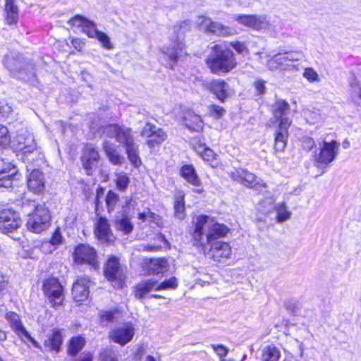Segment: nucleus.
<instances>
[{
  "label": "nucleus",
  "instance_id": "obj_1",
  "mask_svg": "<svg viewBox=\"0 0 361 361\" xmlns=\"http://www.w3.org/2000/svg\"><path fill=\"white\" fill-rule=\"evenodd\" d=\"M193 228L190 231L193 245L205 248L207 245L210 249L207 252L208 258L216 262L227 259L231 254V247L228 243L216 240L226 236L229 228L224 224L216 222L207 215H199L192 221Z\"/></svg>",
  "mask_w": 361,
  "mask_h": 361
},
{
  "label": "nucleus",
  "instance_id": "obj_2",
  "mask_svg": "<svg viewBox=\"0 0 361 361\" xmlns=\"http://www.w3.org/2000/svg\"><path fill=\"white\" fill-rule=\"evenodd\" d=\"M212 49L213 53L206 61L212 73L217 75L227 73L235 68L237 62L234 53L230 49L217 44Z\"/></svg>",
  "mask_w": 361,
  "mask_h": 361
},
{
  "label": "nucleus",
  "instance_id": "obj_3",
  "mask_svg": "<svg viewBox=\"0 0 361 361\" xmlns=\"http://www.w3.org/2000/svg\"><path fill=\"white\" fill-rule=\"evenodd\" d=\"M16 149L20 152L18 156L25 164L39 166L43 162L44 154L37 147L32 134L19 135Z\"/></svg>",
  "mask_w": 361,
  "mask_h": 361
},
{
  "label": "nucleus",
  "instance_id": "obj_4",
  "mask_svg": "<svg viewBox=\"0 0 361 361\" xmlns=\"http://www.w3.org/2000/svg\"><path fill=\"white\" fill-rule=\"evenodd\" d=\"M190 27V22L187 20L181 21L178 25L173 27L176 39L172 42L169 47H164L162 51L168 61L166 66H169L171 68H173L183 52L184 47L183 39L185 32L189 30Z\"/></svg>",
  "mask_w": 361,
  "mask_h": 361
},
{
  "label": "nucleus",
  "instance_id": "obj_5",
  "mask_svg": "<svg viewBox=\"0 0 361 361\" xmlns=\"http://www.w3.org/2000/svg\"><path fill=\"white\" fill-rule=\"evenodd\" d=\"M50 221L49 209L44 204H37L34 212L28 215L26 226L29 231L39 233L49 228Z\"/></svg>",
  "mask_w": 361,
  "mask_h": 361
},
{
  "label": "nucleus",
  "instance_id": "obj_6",
  "mask_svg": "<svg viewBox=\"0 0 361 361\" xmlns=\"http://www.w3.org/2000/svg\"><path fill=\"white\" fill-rule=\"evenodd\" d=\"M103 134L109 138H114L125 149L137 144L132 134V130L123 126L118 124L108 125L104 128Z\"/></svg>",
  "mask_w": 361,
  "mask_h": 361
},
{
  "label": "nucleus",
  "instance_id": "obj_7",
  "mask_svg": "<svg viewBox=\"0 0 361 361\" xmlns=\"http://www.w3.org/2000/svg\"><path fill=\"white\" fill-rule=\"evenodd\" d=\"M234 19L238 24L256 31L268 30L271 25L265 15H236Z\"/></svg>",
  "mask_w": 361,
  "mask_h": 361
},
{
  "label": "nucleus",
  "instance_id": "obj_8",
  "mask_svg": "<svg viewBox=\"0 0 361 361\" xmlns=\"http://www.w3.org/2000/svg\"><path fill=\"white\" fill-rule=\"evenodd\" d=\"M44 295L54 307L61 305L63 300V288L56 278H49L43 283Z\"/></svg>",
  "mask_w": 361,
  "mask_h": 361
},
{
  "label": "nucleus",
  "instance_id": "obj_9",
  "mask_svg": "<svg viewBox=\"0 0 361 361\" xmlns=\"http://www.w3.org/2000/svg\"><path fill=\"white\" fill-rule=\"evenodd\" d=\"M319 145V152H315L314 154L315 161L318 164L327 166L336 159L339 143L335 140L329 142L324 140Z\"/></svg>",
  "mask_w": 361,
  "mask_h": 361
},
{
  "label": "nucleus",
  "instance_id": "obj_10",
  "mask_svg": "<svg viewBox=\"0 0 361 361\" xmlns=\"http://www.w3.org/2000/svg\"><path fill=\"white\" fill-rule=\"evenodd\" d=\"M140 135L147 138L146 144L151 149L159 147L167 138L166 133L161 128L150 123L144 126Z\"/></svg>",
  "mask_w": 361,
  "mask_h": 361
},
{
  "label": "nucleus",
  "instance_id": "obj_11",
  "mask_svg": "<svg viewBox=\"0 0 361 361\" xmlns=\"http://www.w3.org/2000/svg\"><path fill=\"white\" fill-rule=\"evenodd\" d=\"M104 272L105 277L109 281H116L118 287H123L126 276L116 257L112 256L109 258L105 264Z\"/></svg>",
  "mask_w": 361,
  "mask_h": 361
},
{
  "label": "nucleus",
  "instance_id": "obj_12",
  "mask_svg": "<svg viewBox=\"0 0 361 361\" xmlns=\"http://www.w3.org/2000/svg\"><path fill=\"white\" fill-rule=\"evenodd\" d=\"M200 25L204 32L219 37H228L236 33L235 29L203 16L200 18Z\"/></svg>",
  "mask_w": 361,
  "mask_h": 361
},
{
  "label": "nucleus",
  "instance_id": "obj_13",
  "mask_svg": "<svg viewBox=\"0 0 361 361\" xmlns=\"http://www.w3.org/2000/svg\"><path fill=\"white\" fill-rule=\"evenodd\" d=\"M68 24L73 27L80 29V31L87 35L88 37L92 39H95L100 32L94 21L80 15H76L71 18Z\"/></svg>",
  "mask_w": 361,
  "mask_h": 361
},
{
  "label": "nucleus",
  "instance_id": "obj_14",
  "mask_svg": "<svg viewBox=\"0 0 361 361\" xmlns=\"http://www.w3.org/2000/svg\"><path fill=\"white\" fill-rule=\"evenodd\" d=\"M21 224L18 214L11 209H4L0 212V231L2 233H12Z\"/></svg>",
  "mask_w": 361,
  "mask_h": 361
},
{
  "label": "nucleus",
  "instance_id": "obj_15",
  "mask_svg": "<svg viewBox=\"0 0 361 361\" xmlns=\"http://www.w3.org/2000/svg\"><path fill=\"white\" fill-rule=\"evenodd\" d=\"M96 251L88 245L80 244L74 250L73 257L78 264H87L95 268L97 266Z\"/></svg>",
  "mask_w": 361,
  "mask_h": 361
},
{
  "label": "nucleus",
  "instance_id": "obj_16",
  "mask_svg": "<svg viewBox=\"0 0 361 361\" xmlns=\"http://www.w3.org/2000/svg\"><path fill=\"white\" fill-rule=\"evenodd\" d=\"M98 151L92 145H86L81 157L82 165L87 176H92L97 169L99 162Z\"/></svg>",
  "mask_w": 361,
  "mask_h": 361
},
{
  "label": "nucleus",
  "instance_id": "obj_17",
  "mask_svg": "<svg viewBox=\"0 0 361 361\" xmlns=\"http://www.w3.org/2000/svg\"><path fill=\"white\" fill-rule=\"evenodd\" d=\"M6 319L8 322L13 331L23 340L29 341L35 347H38L37 342L30 336L28 331L23 326L18 314L13 312L6 313Z\"/></svg>",
  "mask_w": 361,
  "mask_h": 361
},
{
  "label": "nucleus",
  "instance_id": "obj_18",
  "mask_svg": "<svg viewBox=\"0 0 361 361\" xmlns=\"http://www.w3.org/2000/svg\"><path fill=\"white\" fill-rule=\"evenodd\" d=\"M290 124L291 121L288 118L282 119L279 123L275 132L274 149L276 152H282L286 148Z\"/></svg>",
  "mask_w": 361,
  "mask_h": 361
},
{
  "label": "nucleus",
  "instance_id": "obj_19",
  "mask_svg": "<svg viewBox=\"0 0 361 361\" xmlns=\"http://www.w3.org/2000/svg\"><path fill=\"white\" fill-rule=\"evenodd\" d=\"M26 168L27 171H31L27 178L29 190L35 194L43 192L45 188L44 174L39 169L30 168L28 165Z\"/></svg>",
  "mask_w": 361,
  "mask_h": 361
},
{
  "label": "nucleus",
  "instance_id": "obj_20",
  "mask_svg": "<svg viewBox=\"0 0 361 361\" xmlns=\"http://www.w3.org/2000/svg\"><path fill=\"white\" fill-rule=\"evenodd\" d=\"M303 55L298 51L279 53L274 56V60L283 69H298L295 62L301 60Z\"/></svg>",
  "mask_w": 361,
  "mask_h": 361
},
{
  "label": "nucleus",
  "instance_id": "obj_21",
  "mask_svg": "<svg viewBox=\"0 0 361 361\" xmlns=\"http://www.w3.org/2000/svg\"><path fill=\"white\" fill-rule=\"evenodd\" d=\"M16 173L17 169L14 165L0 159V188H11L13 179Z\"/></svg>",
  "mask_w": 361,
  "mask_h": 361
},
{
  "label": "nucleus",
  "instance_id": "obj_22",
  "mask_svg": "<svg viewBox=\"0 0 361 361\" xmlns=\"http://www.w3.org/2000/svg\"><path fill=\"white\" fill-rule=\"evenodd\" d=\"M134 335V326L133 324L127 323L123 326L113 330L111 334V337L115 343L124 345L133 339Z\"/></svg>",
  "mask_w": 361,
  "mask_h": 361
},
{
  "label": "nucleus",
  "instance_id": "obj_23",
  "mask_svg": "<svg viewBox=\"0 0 361 361\" xmlns=\"http://www.w3.org/2000/svg\"><path fill=\"white\" fill-rule=\"evenodd\" d=\"M208 89L221 102H224L231 94V89L228 83L222 79L212 80Z\"/></svg>",
  "mask_w": 361,
  "mask_h": 361
},
{
  "label": "nucleus",
  "instance_id": "obj_24",
  "mask_svg": "<svg viewBox=\"0 0 361 361\" xmlns=\"http://www.w3.org/2000/svg\"><path fill=\"white\" fill-rule=\"evenodd\" d=\"M90 280L87 276L80 277L74 283L72 288L73 298L75 301L82 302L89 295V284Z\"/></svg>",
  "mask_w": 361,
  "mask_h": 361
},
{
  "label": "nucleus",
  "instance_id": "obj_25",
  "mask_svg": "<svg viewBox=\"0 0 361 361\" xmlns=\"http://www.w3.org/2000/svg\"><path fill=\"white\" fill-rule=\"evenodd\" d=\"M231 176L233 180L250 188L256 182L255 175L242 168L235 169L231 173Z\"/></svg>",
  "mask_w": 361,
  "mask_h": 361
},
{
  "label": "nucleus",
  "instance_id": "obj_26",
  "mask_svg": "<svg viewBox=\"0 0 361 361\" xmlns=\"http://www.w3.org/2000/svg\"><path fill=\"white\" fill-rule=\"evenodd\" d=\"M184 125L193 131H199L203 128V121L201 117L192 111H188L183 116Z\"/></svg>",
  "mask_w": 361,
  "mask_h": 361
},
{
  "label": "nucleus",
  "instance_id": "obj_27",
  "mask_svg": "<svg viewBox=\"0 0 361 361\" xmlns=\"http://www.w3.org/2000/svg\"><path fill=\"white\" fill-rule=\"evenodd\" d=\"M148 272L150 274H159L168 270L169 263L165 258L149 259L147 262Z\"/></svg>",
  "mask_w": 361,
  "mask_h": 361
},
{
  "label": "nucleus",
  "instance_id": "obj_28",
  "mask_svg": "<svg viewBox=\"0 0 361 361\" xmlns=\"http://www.w3.org/2000/svg\"><path fill=\"white\" fill-rule=\"evenodd\" d=\"M180 174L188 183L194 186L200 185L201 180L192 165H183L180 169Z\"/></svg>",
  "mask_w": 361,
  "mask_h": 361
},
{
  "label": "nucleus",
  "instance_id": "obj_29",
  "mask_svg": "<svg viewBox=\"0 0 361 361\" xmlns=\"http://www.w3.org/2000/svg\"><path fill=\"white\" fill-rule=\"evenodd\" d=\"M290 110L289 104L283 99H277L276 102L272 105V114L274 118L276 121H282V119L287 118L286 115Z\"/></svg>",
  "mask_w": 361,
  "mask_h": 361
},
{
  "label": "nucleus",
  "instance_id": "obj_30",
  "mask_svg": "<svg viewBox=\"0 0 361 361\" xmlns=\"http://www.w3.org/2000/svg\"><path fill=\"white\" fill-rule=\"evenodd\" d=\"M157 286V281L152 279L140 282L135 287V298L139 300H143L145 295L152 290H155Z\"/></svg>",
  "mask_w": 361,
  "mask_h": 361
},
{
  "label": "nucleus",
  "instance_id": "obj_31",
  "mask_svg": "<svg viewBox=\"0 0 361 361\" xmlns=\"http://www.w3.org/2000/svg\"><path fill=\"white\" fill-rule=\"evenodd\" d=\"M95 235L99 240L107 242L109 241L111 237V231L107 220L100 217L96 224Z\"/></svg>",
  "mask_w": 361,
  "mask_h": 361
},
{
  "label": "nucleus",
  "instance_id": "obj_32",
  "mask_svg": "<svg viewBox=\"0 0 361 361\" xmlns=\"http://www.w3.org/2000/svg\"><path fill=\"white\" fill-rule=\"evenodd\" d=\"M103 147L109 161L112 164L121 165L124 162V157L119 154L112 144L109 143L108 141H105Z\"/></svg>",
  "mask_w": 361,
  "mask_h": 361
},
{
  "label": "nucleus",
  "instance_id": "obj_33",
  "mask_svg": "<svg viewBox=\"0 0 361 361\" xmlns=\"http://www.w3.org/2000/svg\"><path fill=\"white\" fill-rule=\"evenodd\" d=\"M86 340L82 336H73L68 342L67 353L70 356L75 357L84 348Z\"/></svg>",
  "mask_w": 361,
  "mask_h": 361
},
{
  "label": "nucleus",
  "instance_id": "obj_34",
  "mask_svg": "<svg viewBox=\"0 0 361 361\" xmlns=\"http://www.w3.org/2000/svg\"><path fill=\"white\" fill-rule=\"evenodd\" d=\"M6 22L8 25H13L17 23L18 18V8L15 0H5Z\"/></svg>",
  "mask_w": 361,
  "mask_h": 361
},
{
  "label": "nucleus",
  "instance_id": "obj_35",
  "mask_svg": "<svg viewBox=\"0 0 361 361\" xmlns=\"http://www.w3.org/2000/svg\"><path fill=\"white\" fill-rule=\"evenodd\" d=\"M174 209V216L175 218L183 220L185 217V207L184 201V194L180 191L175 196V200L173 203Z\"/></svg>",
  "mask_w": 361,
  "mask_h": 361
},
{
  "label": "nucleus",
  "instance_id": "obj_36",
  "mask_svg": "<svg viewBox=\"0 0 361 361\" xmlns=\"http://www.w3.org/2000/svg\"><path fill=\"white\" fill-rule=\"evenodd\" d=\"M4 64L12 73H18L21 74L23 69L22 68L21 61L13 54L6 55L5 56Z\"/></svg>",
  "mask_w": 361,
  "mask_h": 361
},
{
  "label": "nucleus",
  "instance_id": "obj_37",
  "mask_svg": "<svg viewBox=\"0 0 361 361\" xmlns=\"http://www.w3.org/2000/svg\"><path fill=\"white\" fill-rule=\"evenodd\" d=\"M280 355V352L276 346L269 345L264 348L262 359L263 361H278Z\"/></svg>",
  "mask_w": 361,
  "mask_h": 361
},
{
  "label": "nucleus",
  "instance_id": "obj_38",
  "mask_svg": "<svg viewBox=\"0 0 361 361\" xmlns=\"http://www.w3.org/2000/svg\"><path fill=\"white\" fill-rule=\"evenodd\" d=\"M128 159L130 164L135 168L139 167L141 164V159L138 154V145L135 144L126 149Z\"/></svg>",
  "mask_w": 361,
  "mask_h": 361
},
{
  "label": "nucleus",
  "instance_id": "obj_39",
  "mask_svg": "<svg viewBox=\"0 0 361 361\" xmlns=\"http://www.w3.org/2000/svg\"><path fill=\"white\" fill-rule=\"evenodd\" d=\"M49 345L51 349L56 352H59L61 345L63 343V336L60 330L54 329L50 338L48 340Z\"/></svg>",
  "mask_w": 361,
  "mask_h": 361
},
{
  "label": "nucleus",
  "instance_id": "obj_40",
  "mask_svg": "<svg viewBox=\"0 0 361 361\" xmlns=\"http://www.w3.org/2000/svg\"><path fill=\"white\" fill-rule=\"evenodd\" d=\"M118 230L122 231L125 235L129 234L133 229V225L128 216H123L116 221Z\"/></svg>",
  "mask_w": 361,
  "mask_h": 361
},
{
  "label": "nucleus",
  "instance_id": "obj_41",
  "mask_svg": "<svg viewBox=\"0 0 361 361\" xmlns=\"http://www.w3.org/2000/svg\"><path fill=\"white\" fill-rule=\"evenodd\" d=\"M276 211V218L279 222H283L288 219L290 216V212L287 210L285 203L278 204L274 207Z\"/></svg>",
  "mask_w": 361,
  "mask_h": 361
},
{
  "label": "nucleus",
  "instance_id": "obj_42",
  "mask_svg": "<svg viewBox=\"0 0 361 361\" xmlns=\"http://www.w3.org/2000/svg\"><path fill=\"white\" fill-rule=\"evenodd\" d=\"M119 196L117 193L112 190H109L106 196V207L108 208V211L110 212L113 211L115 208V206L118 201Z\"/></svg>",
  "mask_w": 361,
  "mask_h": 361
},
{
  "label": "nucleus",
  "instance_id": "obj_43",
  "mask_svg": "<svg viewBox=\"0 0 361 361\" xmlns=\"http://www.w3.org/2000/svg\"><path fill=\"white\" fill-rule=\"evenodd\" d=\"M95 39L100 42L102 47L105 49L111 50L114 48L110 37L104 32L100 31Z\"/></svg>",
  "mask_w": 361,
  "mask_h": 361
},
{
  "label": "nucleus",
  "instance_id": "obj_44",
  "mask_svg": "<svg viewBox=\"0 0 361 361\" xmlns=\"http://www.w3.org/2000/svg\"><path fill=\"white\" fill-rule=\"evenodd\" d=\"M178 286V281L176 277H171L169 279L165 280L159 284L155 290H166V289H176Z\"/></svg>",
  "mask_w": 361,
  "mask_h": 361
},
{
  "label": "nucleus",
  "instance_id": "obj_45",
  "mask_svg": "<svg viewBox=\"0 0 361 361\" xmlns=\"http://www.w3.org/2000/svg\"><path fill=\"white\" fill-rule=\"evenodd\" d=\"M11 137L6 127L0 125V147L4 148L10 144Z\"/></svg>",
  "mask_w": 361,
  "mask_h": 361
},
{
  "label": "nucleus",
  "instance_id": "obj_46",
  "mask_svg": "<svg viewBox=\"0 0 361 361\" xmlns=\"http://www.w3.org/2000/svg\"><path fill=\"white\" fill-rule=\"evenodd\" d=\"M130 179L126 174H119L117 176L116 184L120 191H125L128 187Z\"/></svg>",
  "mask_w": 361,
  "mask_h": 361
},
{
  "label": "nucleus",
  "instance_id": "obj_47",
  "mask_svg": "<svg viewBox=\"0 0 361 361\" xmlns=\"http://www.w3.org/2000/svg\"><path fill=\"white\" fill-rule=\"evenodd\" d=\"M209 116L215 119H219L226 113V110L220 106L212 104L209 107Z\"/></svg>",
  "mask_w": 361,
  "mask_h": 361
},
{
  "label": "nucleus",
  "instance_id": "obj_48",
  "mask_svg": "<svg viewBox=\"0 0 361 361\" xmlns=\"http://www.w3.org/2000/svg\"><path fill=\"white\" fill-rule=\"evenodd\" d=\"M63 237L61 235L59 228H57L53 233L51 239L49 242L53 245L56 248L63 243Z\"/></svg>",
  "mask_w": 361,
  "mask_h": 361
},
{
  "label": "nucleus",
  "instance_id": "obj_49",
  "mask_svg": "<svg viewBox=\"0 0 361 361\" xmlns=\"http://www.w3.org/2000/svg\"><path fill=\"white\" fill-rule=\"evenodd\" d=\"M102 361H118L116 354L109 349L104 350L100 354Z\"/></svg>",
  "mask_w": 361,
  "mask_h": 361
},
{
  "label": "nucleus",
  "instance_id": "obj_50",
  "mask_svg": "<svg viewBox=\"0 0 361 361\" xmlns=\"http://www.w3.org/2000/svg\"><path fill=\"white\" fill-rule=\"evenodd\" d=\"M211 346L221 360L224 359L228 353V349L221 344H212Z\"/></svg>",
  "mask_w": 361,
  "mask_h": 361
},
{
  "label": "nucleus",
  "instance_id": "obj_51",
  "mask_svg": "<svg viewBox=\"0 0 361 361\" xmlns=\"http://www.w3.org/2000/svg\"><path fill=\"white\" fill-rule=\"evenodd\" d=\"M303 75L305 78H307L309 81L311 82L316 81L318 79V74L312 68H305Z\"/></svg>",
  "mask_w": 361,
  "mask_h": 361
},
{
  "label": "nucleus",
  "instance_id": "obj_52",
  "mask_svg": "<svg viewBox=\"0 0 361 361\" xmlns=\"http://www.w3.org/2000/svg\"><path fill=\"white\" fill-rule=\"evenodd\" d=\"M231 46L239 54L247 53L248 50L245 44L240 42H232Z\"/></svg>",
  "mask_w": 361,
  "mask_h": 361
},
{
  "label": "nucleus",
  "instance_id": "obj_53",
  "mask_svg": "<svg viewBox=\"0 0 361 361\" xmlns=\"http://www.w3.org/2000/svg\"><path fill=\"white\" fill-rule=\"evenodd\" d=\"M302 145L304 149L310 150L315 146V142L312 137H303L302 138Z\"/></svg>",
  "mask_w": 361,
  "mask_h": 361
},
{
  "label": "nucleus",
  "instance_id": "obj_54",
  "mask_svg": "<svg viewBox=\"0 0 361 361\" xmlns=\"http://www.w3.org/2000/svg\"><path fill=\"white\" fill-rule=\"evenodd\" d=\"M102 322H111L114 319V312L112 311H105L102 312L100 315Z\"/></svg>",
  "mask_w": 361,
  "mask_h": 361
},
{
  "label": "nucleus",
  "instance_id": "obj_55",
  "mask_svg": "<svg viewBox=\"0 0 361 361\" xmlns=\"http://www.w3.org/2000/svg\"><path fill=\"white\" fill-rule=\"evenodd\" d=\"M93 354L90 352H83L78 357H75L71 361H92Z\"/></svg>",
  "mask_w": 361,
  "mask_h": 361
},
{
  "label": "nucleus",
  "instance_id": "obj_56",
  "mask_svg": "<svg viewBox=\"0 0 361 361\" xmlns=\"http://www.w3.org/2000/svg\"><path fill=\"white\" fill-rule=\"evenodd\" d=\"M40 249L44 253H51L56 248L53 245H51L49 241H44L41 245Z\"/></svg>",
  "mask_w": 361,
  "mask_h": 361
},
{
  "label": "nucleus",
  "instance_id": "obj_57",
  "mask_svg": "<svg viewBox=\"0 0 361 361\" xmlns=\"http://www.w3.org/2000/svg\"><path fill=\"white\" fill-rule=\"evenodd\" d=\"M264 83H265L264 81H263L262 80H258L254 83L255 90H257V92L259 94H263L265 93L266 87H265Z\"/></svg>",
  "mask_w": 361,
  "mask_h": 361
},
{
  "label": "nucleus",
  "instance_id": "obj_58",
  "mask_svg": "<svg viewBox=\"0 0 361 361\" xmlns=\"http://www.w3.org/2000/svg\"><path fill=\"white\" fill-rule=\"evenodd\" d=\"M285 307L288 311L294 314L298 310V304L295 301L288 300L286 302Z\"/></svg>",
  "mask_w": 361,
  "mask_h": 361
},
{
  "label": "nucleus",
  "instance_id": "obj_59",
  "mask_svg": "<svg viewBox=\"0 0 361 361\" xmlns=\"http://www.w3.org/2000/svg\"><path fill=\"white\" fill-rule=\"evenodd\" d=\"M214 152L209 148L204 149L203 153L202 154V158L207 161L213 160L214 159Z\"/></svg>",
  "mask_w": 361,
  "mask_h": 361
},
{
  "label": "nucleus",
  "instance_id": "obj_60",
  "mask_svg": "<svg viewBox=\"0 0 361 361\" xmlns=\"http://www.w3.org/2000/svg\"><path fill=\"white\" fill-rule=\"evenodd\" d=\"M71 44L76 50L80 51L85 46V42L79 38H75L72 39Z\"/></svg>",
  "mask_w": 361,
  "mask_h": 361
},
{
  "label": "nucleus",
  "instance_id": "obj_61",
  "mask_svg": "<svg viewBox=\"0 0 361 361\" xmlns=\"http://www.w3.org/2000/svg\"><path fill=\"white\" fill-rule=\"evenodd\" d=\"M8 283V277L0 272V292L6 288Z\"/></svg>",
  "mask_w": 361,
  "mask_h": 361
},
{
  "label": "nucleus",
  "instance_id": "obj_62",
  "mask_svg": "<svg viewBox=\"0 0 361 361\" xmlns=\"http://www.w3.org/2000/svg\"><path fill=\"white\" fill-rule=\"evenodd\" d=\"M142 250L147 252H157L161 249V245H142Z\"/></svg>",
  "mask_w": 361,
  "mask_h": 361
},
{
  "label": "nucleus",
  "instance_id": "obj_63",
  "mask_svg": "<svg viewBox=\"0 0 361 361\" xmlns=\"http://www.w3.org/2000/svg\"><path fill=\"white\" fill-rule=\"evenodd\" d=\"M253 1L254 0H238L239 4L244 7L250 6L253 3Z\"/></svg>",
  "mask_w": 361,
  "mask_h": 361
},
{
  "label": "nucleus",
  "instance_id": "obj_64",
  "mask_svg": "<svg viewBox=\"0 0 361 361\" xmlns=\"http://www.w3.org/2000/svg\"><path fill=\"white\" fill-rule=\"evenodd\" d=\"M342 146L344 149H348L350 147V142L349 140H348L347 139L345 140L343 143H342Z\"/></svg>",
  "mask_w": 361,
  "mask_h": 361
}]
</instances>
